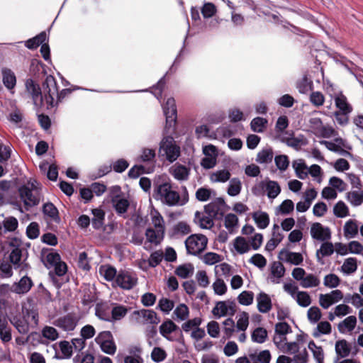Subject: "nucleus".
I'll list each match as a JSON object with an SVG mask.
<instances>
[{"label": "nucleus", "instance_id": "nucleus-1", "mask_svg": "<svg viewBox=\"0 0 363 363\" xmlns=\"http://www.w3.org/2000/svg\"><path fill=\"white\" fill-rule=\"evenodd\" d=\"M153 197L169 206H182L187 200H180L179 193L172 189L170 183L164 182L154 186Z\"/></svg>", "mask_w": 363, "mask_h": 363}, {"label": "nucleus", "instance_id": "nucleus-2", "mask_svg": "<svg viewBox=\"0 0 363 363\" xmlns=\"http://www.w3.org/2000/svg\"><path fill=\"white\" fill-rule=\"evenodd\" d=\"M43 88L48 108L56 106L58 102L61 101L70 93V90L68 89H64L60 92H58L57 82L52 75L46 77L43 83Z\"/></svg>", "mask_w": 363, "mask_h": 363}, {"label": "nucleus", "instance_id": "nucleus-3", "mask_svg": "<svg viewBox=\"0 0 363 363\" xmlns=\"http://www.w3.org/2000/svg\"><path fill=\"white\" fill-rule=\"evenodd\" d=\"M18 194L27 209L40 203V189L39 184L35 179H30L26 184L21 185L18 188Z\"/></svg>", "mask_w": 363, "mask_h": 363}, {"label": "nucleus", "instance_id": "nucleus-4", "mask_svg": "<svg viewBox=\"0 0 363 363\" xmlns=\"http://www.w3.org/2000/svg\"><path fill=\"white\" fill-rule=\"evenodd\" d=\"M251 191L256 196H262L266 194L269 199H274L280 194L281 187L277 182L266 179L256 183Z\"/></svg>", "mask_w": 363, "mask_h": 363}, {"label": "nucleus", "instance_id": "nucleus-5", "mask_svg": "<svg viewBox=\"0 0 363 363\" xmlns=\"http://www.w3.org/2000/svg\"><path fill=\"white\" fill-rule=\"evenodd\" d=\"M159 153L170 162H174L180 155V148L175 144L172 137H164L160 145Z\"/></svg>", "mask_w": 363, "mask_h": 363}, {"label": "nucleus", "instance_id": "nucleus-6", "mask_svg": "<svg viewBox=\"0 0 363 363\" xmlns=\"http://www.w3.org/2000/svg\"><path fill=\"white\" fill-rule=\"evenodd\" d=\"M208 238L202 234H194L187 238L185 245L189 254L197 255L206 247Z\"/></svg>", "mask_w": 363, "mask_h": 363}, {"label": "nucleus", "instance_id": "nucleus-7", "mask_svg": "<svg viewBox=\"0 0 363 363\" xmlns=\"http://www.w3.org/2000/svg\"><path fill=\"white\" fill-rule=\"evenodd\" d=\"M138 284L137 275L130 271L121 269L115 281L113 282V287H119L124 290H130Z\"/></svg>", "mask_w": 363, "mask_h": 363}, {"label": "nucleus", "instance_id": "nucleus-8", "mask_svg": "<svg viewBox=\"0 0 363 363\" xmlns=\"http://www.w3.org/2000/svg\"><path fill=\"white\" fill-rule=\"evenodd\" d=\"M95 342L100 346L101 350L104 353L109 355H113L116 353L117 347L110 331L99 333L95 338Z\"/></svg>", "mask_w": 363, "mask_h": 363}, {"label": "nucleus", "instance_id": "nucleus-9", "mask_svg": "<svg viewBox=\"0 0 363 363\" xmlns=\"http://www.w3.org/2000/svg\"><path fill=\"white\" fill-rule=\"evenodd\" d=\"M135 322L140 325H157L160 322V318L152 310L142 309L133 311L132 314Z\"/></svg>", "mask_w": 363, "mask_h": 363}, {"label": "nucleus", "instance_id": "nucleus-10", "mask_svg": "<svg viewBox=\"0 0 363 363\" xmlns=\"http://www.w3.org/2000/svg\"><path fill=\"white\" fill-rule=\"evenodd\" d=\"M343 298V293L339 289H335L328 294L319 295V304L324 308L328 309L332 305L339 302Z\"/></svg>", "mask_w": 363, "mask_h": 363}, {"label": "nucleus", "instance_id": "nucleus-11", "mask_svg": "<svg viewBox=\"0 0 363 363\" xmlns=\"http://www.w3.org/2000/svg\"><path fill=\"white\" fill-rule=\"evenodd\" d=\"M311 237L319 241H327L331 238V231L328 227L323 226L320 223L312 224L310 230Z\"/></svg>", "mask_w": 363, "mask_h": 363}, {"label": "nucleus", "instance_id": "nucleus-12", "mask_svg": "<svg viewBox=\"0 0 363 363\" xmlns=\"http://www.w3.org/2000/svg\"><path fill=\"white\" fill-rule=\"evenodd\" d=\"M22 315L24 318L28 323V325L31 326V328H35L38 325L39 323V314L38 309L33 305L23 304L22 306Z\"/></svg>", "mask_w": 363, "mask_h": 363}, {"label": "nucleus", "instance_id": "nucleus-13", "mask_svg": "<svg viewBox=\"0 0 363 363\" xmlns=\"http://www.w3.org/2000/svg\"><path fill=\"white\" fill-rule=\"evenodd\" d=\"M225 203L221 198H217L204 207V211L213 218L222 216L225 211Z\"/></svg>", "mask_w": 363, "mask_h": 363}, {"label": "nucleus", "instance_id": "nucleus-14", "mask_svg": "<svg viewBox=\"0 0 363 363\" xmlns=\"http://www.w3.org/2000/svg\"><path fill=\"white\" fill-rule=\"evenodd\" d=\"M26 87L32 96L34 105L37 107L41 106L43 103V98L39 85L35 84L33 79H28L26 82Z\"/></svg>", "mask_w": 363, "mask_h": 363}, {"label": "nucleus", "instance_id": "nucleus-15", "mask_svg": "<svg viewBox=\"0 0 363 363\" xmlns=\"http://www.w3.org/2000/svg\"><path fill=\"white\" fill-rule=\"evenodd\" d=\"M77 323L78 320L76 316L67 314L56 319L53 324L65 331H72L76 328Z\"/></svg>", "mask_w": 363, "mask_h": 363}, {"label": "nucleus", "instance_id": "nucleus-16", "mask_svg": "<svg viewBox=\"0 0 363 363\" xmlns=\"http://www.w3.org/2000/svg\"><path fill=\"white\" fill-rule=\"evenodd\" d=\"M33 282L28 276L23 277L18 282H14L11 286V291L17 294H27L32 286Z\"/></svg>", "mask_w": 363, "mask_h": 363}, {"label": "nucleus", "instance_id": "nucleus-17", "mask_svg": "<svg viewBox=\"0 0 363 363\" xmlns=\"http://www.w3.org/2000/svg\"><path fill=\"white\" fill-rule=\"evenodd\" d=\"M279 260L294 265H299L303 261L302 255L299 252H291L288 250H281L278 255Z\"/></svg>", "mask_w": 363, "mask_h": 363}, {"label": "nucleus", "instance_id": "nucleus-18", "mask_svg": "<svg viewBox=\"0 0 363 363\" xmlns=\"http://www.w3.org/2000/svg\"><path fill=\"white\" fill-rule=\"evenodd\" d=\"M269 279L272 284H279L285 274V267L281 262H273L270 265Z\"/></svg>", "mask_w": 363, "mask_h": 363}, {"label": "nucleus", "instance_id": "nucleus-19", "mask_svg": "<svg viewBox=\"0 0 363 363\" xmlns=\"http://www.w3.org/2000/svg\"><path fill=\"white\" fill-rule=\"evenodd\" d=\"M42 260L47 267H51L60 261V255L52 249H43L41 252Z\"/></svg>", "mask_w": 363, "mask_h": 363}, {"label": "nucleus", "instance_id": "nucleus-20", "mask_svg": "<svg viewBox=\"0 0 363 363\" xmlns=\"http://www.w3.org/2000/svg\"><path fill=\"white\" fill-rule=\"evenodd\" d=\"M337 111L352 113L353 111L352 106L349 103L347 98L342 94H335L333 96Z\"/></svg>", "mask_w": 363, "mask_h": 363}, {"label": "nucleus", "instance_id": "nucleus-21", "mask_svg": "<svg viewBox=\"0 0 363 363\" xmlns=\"http://www.w3.org/2000/svg\"><path fill=\"white\" fill-rule=\"evenodd\" d=\"M166 121L168 123H174L177 118V108L175 100L173 98H169L163 106Z\"/></svg>", "mask_w": 363, "mask_h": 363}, {"label": "nucleus", "instance_id": "nucleus-22", "mask_svg": "<svg viewBox=\"0 0 363 363\" xmlns=\"http://www.w3.org/2000/svg\"><path fill=\"white\" fill-rule=\"evenodd\" d=\"M164 233L160 230H155L153 228H148L145 231L147 242L157 246L159 245L164 238Z\"/></svg>", "mask_w": 363, "mask_h": 363}, {"label": "nucleus", "instance_id": "nucleus-23", "mask_svg": "<svg viewBox=\"0 0 363 363\" xmlns=\"http://www.w3.org/2000/svg\"><path fill=\"white\" fill-rule=\"evenodd\" d=\"M257 309L260 313H267L272 308V300L268 294L260 292L257 296Z\"/></svg>", "mask_w": 363, "mask_h": 363}, {"label": "nucleus", "instance_id": "nucleus-24", "mask_svg": "<svg viewBox=\"0 0 363 363\" xmlns=\"http://www.w3.org/2000/svg\"><path fill=\"white\" fill-rule=\"evenodd\" d=\"M111 202L116 211L118 214H123L125 213L130 205L128 199H125L121 195L114 196L111 199Z\"/></svg>", "mask_w": 363, "mask_h": 363}, {"label": "nucleus", "instance_id": "nucleus-25", "mask_svg": "<svg viewBox=\"0 0 363 363\" xmlns=\"http://www.w3.org/2000/svg\"><path fill=\"white\" fill-rule=\"evenodd\" d=\"M170 172L176 179L180 181L187 180L189 175V169L182 164L172 166Z\"/></svg>", "mask_w": 363, "mask_h": 363}, {"label": "nucleus", "instance_id": "nucleus-26", "mask_svg": "<svg viewBox=\"0 0 363 363\" xmlns=\"http://www.w3.org/2000/svg\"><path fill=\"white\" fill-rule=\"evenodd\" d=\"M357 318L354 315L347 317L344 320L341 321L338 325V330L341 333L352 332L356 327Z\"/></svg>", "mask_w": 363, "mask_h": 363}, {"label": "nucleus", "instance_id": "nucleus-27", "mask_svg": "<svg viewBox=\"0 0 363 363\" xmlns=\"http://www.w3.org/2000/svg\"><path fill=\"white\" fill-rule=\"evenodd\" d=\"M99 273L107 281L113 282L115 281L118 275L116 269L109 264L101 265L99 268Z\"/></svg>", "mask_w": 363, "mask_h": 363}, {"label": "nucleus", "instance_id": "nucleus-28", "mask_svg": "<svg viewBox=\"0 0 363 363\" xmlns=\"http://www.w3.org/2000/svg\"><path fill=\"white\" fill-rule=\"evenodd\" d=\"M344 235L346 238H354L358 233V224L355 220H348L343 227Z\"/></svg>", "mask_w": 363, "mask_h": 363}, {"label": "nucleus", "instance_id": "nucleus-29", "mask_svg": "<svg viewBox=\"0 0 363 363\" xmlns=\"http://www.w3.org/2000/svg\"><path fill=\"white\" fill-rule=\"evenodd\" d=\"M11 322L21 334L28 333L31 328V326L28 325L23 315L22 317L13 318Z\"/></svg>", "mask_w": 363, "mask_h": 363}, {"label": "nucleus", "instance_id": "nucleus-30", "mask_svg": "<svg viewBox=\"0 0 363 363\" xmlns=\"http://www.w3.org/2000/svg\"><path fill=\"white\" fill-rule=\"evenodd\" d=\"M292 166L296 176L301 179H305L308 174V169L303 160L299 159L293 162Z\"/></svg>", "mask_w": 363, "mask_h": 363}, {"label": "nucleus", "instance_id": "nucleus-31", "mask_svg": "<svg viewBox=\"0 0 363 363\" xmlns=\"http://www.w3.org/2000/svg\"><path fill=\"white\" fill-rule=\"evenodd\" d=\"M3 83L9 89H13L16 84V78L14 73L8 68L2 69Z\"/></svg>", "mask_w": 363, "mask_h": 363}, {"label": "nucleus", "instance_id": "nucleus-32", "mask_svg": "<svg viewBox=\"0 0 363 363\" xmlns=\"http://www.w3.org/2000/svg\"><path fill=\"white\" fill-rule=\"evenodd\" d=\"M235 250L238 254L242 255L250 250V245L247 240L241 236L237 237L233 242Z\"/></svg>", "mask_w": 363, "mask_h": 363}, {"label": "nucleus", "instance_id": "nucleus-33", "mask_svg": "<svg viewBox=\"0 0 363 363\" xmlns=\"http://www.w3.org/2000/svg\"><path fill=\"white\" fill-rule=\"evenodd\" d=\"M195 219L197 220V223L202 228L210 229L213 226V217L207 214L203 215L199 212H196L195 214Z\"/></svg>", "mask_w": 363, "mask_h": 363}, {"label": "nucleus", "instance_id": "nucleus-34", "mask_svg": "<svg viewBox=\"0 0 363 363\" xmlns=\"http://www.w3.org/2000/svg\"><path fill=\"white\" fill-rule=\"evenodd\" d=\"M274 152L272 147L262 149L257 153L256 162L259 164H267L272 161Z\"/></svg>", "mask_w": 363, "mask_h": 363}, {"label": "nucleus", "instance_id": "nucleus-35", "mask_svg": "<svg viewBox=\"0 0 363 363\" xmlns=\"http://www.w3.org/2000/svg\"><path fill=\"white\" fill-rule=\"evenodd\" d=\"M252 218L258 228L261 229L266 228L269 223V218L267 213L257 211L252 214Z\"/></svg>", "mask_w": 363, "mask_h": 363}, {"label": "nucleus", "instance_id": "nucleus-36", "mask_svg": "<svg viewBox=\"0 0 363 363\" xmlns=\"http://www.w3.org/2000/svg\"><path fill=\"white\" fill-rule=\"evenodd\" d=\"M238 218L235 214L228 213L225 216L224 225L230 233H233L238 228Z\"/></svg>", "mask_w": 363, "mask_h": 363}, {"label": "nucleus", "instance_id": "nucleus-37", "mask_svg": "<svg viewBox=\"0 0 363 363\" xmlns=\"http://www.w3.org/2000/svg\"><path fill=\"white\" fill-rule=\"evenodd\" d=\"M177 328V325L172 320H167L160 326V332L163 337L167 340H172L169 335Z\"/></svg>", "mask_w": 363, "mask_h": 363}, {"label": "nucleus", "instance_id": "nucleus-38", "mask_svg": "<svg viewBox=\"0 0 363 363\" xmlns=\"http://www.w3.org/2000/svg\"><path fill=\"white\" fill-rule=\"evenodd\" d=\"M357 269V260L354 257L347 258L341 267V272L345 274H351Z\"/></svg>", "mask_w": 363, "mask_h": 363}, {"label": "nucleus", "instance_id": "nucleus-39", "mask_svg": "<svg viewBox=\"0 0 363 363\" xmlns=\"http://www.w3.org/2000/svg\"><path fill=\"white\" fill-rule=\"evenodd\" d=\"M346 198L351 205L359 206L363 203V190L349 191Z\"/></svg>", "mask_w": 363, "mask_h": 363}, {"label": "nucleus", "instance_id": "nucleus-40", "mask_svg": "<svg viewBox=\"0 0 363 363\" xmlns=\"http://www.w3.org/2000/svg\"><path fill=\"white\" fill-rule=\"evenodd\" d=\"M93 218L91 219V225L95 229H100L104 221L105 213L103 210L95 208L92 210Z\"/></svg>", "mask_w": 363, "mask_h": 363}, {"label": "nucleus", "instance_id": "nucleus-41", "mask_svg": "<svg viewBox=\"0 0 363 363\" xmlns=\"http://www.w3.org/2000/svg\"><path fill=\"white\" fill-rule=\"evenodd\" d=\"M284 235L280 232H272V237L265 245V250L268 252L273 251L277 246L282 241Z\"/></svg>", "mask_w": 363, "mask_h": 363}, {"label": "nucleus", "instance_id": "nucleus-42", "mask_svg": "<svg viewBox=\"0 0 363 363\" xmlns=\"http://www.w3.org/2000/svg\"><path fill=\"white\" fill-rule=\"evenodd\" d=\"M230 172L227 169H220L213 172L210 176L212 182L224 183L230 178Z\"/></svg>", "mask_w": 363, "mask_h": 363}, {"label": "nucleus", "instance_id": "nucleus-43", "mask_svg": "<svg viewBox=\"0 0 363 363\" xmlns=\"http://www.w3.org/2000/svg\"><path fill=\"white\" fill-rule=\"evenodd\" d=\"M194 268L191 264L179 265L175 269V274L182 278L186 279L194 274Z\"/></svg>", "mask_w": 363, "mask_h": 363}, {"label": "nucleus", "instance_id": "nucleus-44", "mask_svg": "<svg viewBox=\"0 0 363 363\" xmlns=\"http://www.w3.org/2000/svg\"><path fill=\"white\" fill-rule=\"evenodd\" d=\"M22 249L18 247H14L9 254V261L13 264L15 269L21 267L22 262Z\"/></svg>", "mask_w": 363, "mask_h": 363}, {"label": "nucleus", "instance_id": "nucleus-45", "mask_svg": "<svg viewBox=\"0 0 363 363\" xmlns=\"http://www.w3.org/2000/svg\"><path fill=\"white\" fill-rule=\"evenodd\" d=\"M151 223L153 228L165 232L164 220L162 215L157 211L151 213Z\"/></svg>", "mask_w": 363, "mask_h": 363}, {"label": "nucleus", "instance_id": "nucleus-46", "mask_svg": "<svg viewBox=\"0 0 363 363\" xmlns=\"http://www.w3.org/2000/svg\"><path fill=\"white\" fill-rule=\"evenodd\" d=\"M251 338L255 342L259 344L264 343L267 338V331L264 328L258 327L252 331Z\"/></svg>", "mask_w": 363, "mask_h": 363}, {"label": "nucleus", "instance_id": "nucleus-47", "mask_svg": "<svg viewBox=\"0 0 363 363\" xmlns=\"http://www.w3.org/2000/svg\"><path fill=\"white\" fill-rule=\"evenodd\" d=\"M242 189V183L238 178H233L230 179L228 187V194L230 196H238Z\"/></svg>", "mask_w": 363, "mask_h": 363}, {"label": "nucleus", "instance_id": "nucleus-48", "mask_svg": "<svg viewBox=\"0 0 363 363\" xmlns=\"http://www.w3.org/2000/svg\"><path fill=\"white\" fill-rule=\"evenodd\" d=\"M46 39V33L45 32H42L35 37L27 40L26 45L29 49H35L39 45H43L45 42Z\"/></svg>", "mask_w": 363, "mask_h": 363}, {"label": "nucleus", "instance_id": "nucleus-49", "mask_svg": "<svg viewBox=\"0 0 363 363\" xmlns=\"http://www.w3.org/2000/svg\"><path fill=\"white\" fill-rule=\"evenodd\" d=\"M237 323L235 325L238 331L245 332L249 325V314L247 312H242L237 315Z\"/></svg>", "mask_w": 363, "mask_h": 363}, {"label": "nucleus", "instance_id": "nucleus-50", "mask_svg": "<svg viewBox=\"0 0 363 363\" xmlns=\"http://www.w3.org/2000/svg\"><path fill=\"white\" fill-rule=\"evenodd\" d=\"M335 352L340 357H346L350 353V347L345 340L337 341L335 343Z\"/></svg>", "mask_w": 363, "mask_h": 363}, {"label": "nucleus", "instance_id": "nucleus-51", "mask_svg": "<svg viewBox=\"0 0 363 363\" xmlns=\"http://www.w3.org/2000/svg\"><path fill=\"white\" fill-rule=\"evenodd\" d=\"M320 281L317 276L313 274H308L300 283L303 288L308 289L318 286Z\"/></svg>", "mask_w": 363, "mask_h": 363}, {"label": "nucleus", "instance_id": "nucleus-52", "mask_svg": "<svg viewBox=\"0 0 363 363\" xmlns=\"http://www.w3.org/2000/svg\"><path fill=\"white\" fill-rule=\"evenodd\" d=\"M128 309L126 306L122 305H116L111 310V319L113 320H120L123 318L127 313Z\"/></svg>", "mask_w": 363, "mask_h": 363}, {"label": "nucleus", "instance_id": "nucleus-53", "mask_svg": "<svg viewBox=\"0 0 363 363\" xmlns=\"http://www.w3.org/2000/svg\"><path fill=\"white\" fill-rule=\"evenodd\" d=\"M335 251L334 245L332 242L324 241L321 245L319 250L316 252V256L318 259H320L319 255L322 257L330 256Z\"/></svg>", "mask_w": 363, "mask_h": 363}, {"label": "nucleus", "instance_id": "nucleus-54", "mask_svg": "<svg viewBox=\"0 0 363 363\" xmlns=\"http://www.w3.org/2000/svg\"><path fill=\"white\" fill-rule=\"evenodd\" d=\"M313 86V82L310 80L306 76H304L300 79L296 84L298 91L301 94H306L312 90Z\"/></svg>", "mask_w": 363, "mask_h": 363}, {"label": "nucleus", "instance_id": "nucleus-55", "mask_svg": "<svg viewBox=\"0 0 363 363\" xmlns=\"http://www.w3.org/2000/svg\"><path fill=\"white\" fill-rule=\"evenodd\" d=\"M267 122V120L265 118L261 117L255 118L250 123L251 129L254 132L262 133L266 128Z\"/></svg>", "mask_w": 363, "mask_h": 363}, {"label": "nucleus", "instance_id": "nucleus-56", "mask_svg": "<svg viewBox=\"0 0 363 363\" xmlns=\"http://www.w3.org/2000/svg\"><path fill=\"white\" fill-rule=\"evenodd\" d=\"M333 213L338 218H345L349 216V208L342 201H339L333 207Z\"/></svg>", "mask_w": 363, "mask_h": 363}, {"label": "nucleus", "instance_id": "nucleus-57", "mask_svg": "<svg viewBox=\"0 0 363 363\" xmlns=\"http://www.w3.org/2000/svg\"><path fill=\"white\" fill-rule=\"evenodd\" d=\"M308 348L313 352V357L318 363H323L324 354L321 347H318L313 341L308 343Z\"/></svg>", "mask_w": 363, "mask_h": 363}, {"label": "nucleus", "instance_id": "nucleus-58", "mask_svg": "<svg viewBox=\"0 0 363 363\" xmlns=\"http://www.w3.org/2000/svg\"><path fill=\"white\" fill-rule=\"evenodd\" d=\"M294 299L302 307H308L311 303V298L307 291H298Z\"/></svg>", "mask_w": 363, "mask_h": 363}, {"label": "nucleus", "instance_id": "nucleus-59", "mask_svg": "<svg viewBox=\"0 0 363 363\" xmlns=\"http://www.w3.org/2000/svg\"><path fill=\"white\" fill-rule=\"evenodd\" d=\"M174 315L176 316L177 320H185L189 317V308L188 307L184 304H179L174 311Z\"/></svg>", "mask_w": 363, "mask_h": 363}, {"label": "nucleus", "instance_id": "nucleus-60", "mask_svg": "<svg viewBox=\"0 0 363 363\" xmlns=\"http://www.w3.org/2000/svg\"><path fill=\"white\" fill-rule=\"evenodd\" d=\"M3 226L6 232H14L18 226V221L13 216H8L3 220Z\"/></svg>", "mask_w": 363, "mask_h": 363}, {"label": "nucleus", "instance_id": "nucleus-61", "mask_svg": "<svg viewBox=\"0 0 363 363\" xmlns=\"http://www.w3.org/2000/svg\"><path fill=\"white\" fill-rule=\"evenodd\" d=\"M254 294L250 291H244L238 296V301L240 304L243 306H250L253 303Z\"/></svg>", "mask_w": 363, "mask_h": 363}, {"label": "nucleus", "instance_id": "nucleus-62", "mask_svg": "<svg viewBox=\"0 0 363 363\" xmlns=\"http://www.w3.org/2000/svg\"><path fill=\"white\" fill-rule=\"evenodd\" d=\"M250 357L254 361H258L261 363H269L271 360L270 352L267 350L261 351L258 354H250Z\"/></svg>", "mask_w": 363, "mask_h": 363}, {"label": "nucleus", "instance_id": "nucleus-63", "mask_svg": "<svg viewBox=\"0 0 363 363\" xmlns=\"http://www.w3.org/2000/svg\"><path fill=\"white\" fill-rule=\"evenodd\" d=\"M42 335L43 337L50 340L55 341L59 337L57 330L51 326H45L42 330Z\"/></svg>", "mask_w": 363, "mask_h": 363}, {"label": "nucleus", "instance_id": "nucleus-64", "mask_svg": "<svg viewBox=\"0 0 363 363\" xmlns=\"http://www.w3.org/2000/svg\"><path fill=\"white\" fill-rule=\"evenodd\" d=\"M74 363H94V357L89 353L82 352L73 359Z\"/></svg>", "mask_w": 363, "mask_h": 363}]
</instances>
